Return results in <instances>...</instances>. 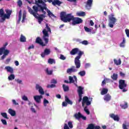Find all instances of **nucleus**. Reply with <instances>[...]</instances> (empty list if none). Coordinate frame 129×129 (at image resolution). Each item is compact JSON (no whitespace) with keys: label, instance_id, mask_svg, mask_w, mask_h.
<instances>
[{"label":"nucleus","instance_id":"5","mask_svg":"<svg viewBox=\"0 0 129 129\" xmlns=\"http://www.w3.org/2000/svg\"><path fill=\"white\" fill-rule=\"evenodd\" d=\"M7 46H8L7 43L5 44L3 47L0 48V56L3 54V55L1 57L2 60L5 59L6 57H7V56L10 54V50L6 48Z\"/></svg>","mask_w":129,"mask_h":129},{"label":"nucleus","instance_id":"11","mask_svg":"<svg viewBox=\"0 0 129 129\" xmlns=\"http://www.w3.org/2000/svg\"><path fill=\"white\" fill-rule=\"evenodd\" d=\"M83 22V21L81 18L78 17H74L72 24L73 26H75L76 25H78L79 24L82 23Z\"/></svg>","mask_w":129,"mask_h":129},{"label":"nucleus","instance_id":"21","mask_svg":"<svg viewBox=\"0 0 129 129\" xmlns=\"http://www.w3.org/2000/svg\"><path fill=\"white\" fill-rule=\"evenodd\" d=\"M61 4H63V3L59 0H53L52 5H53V6H58V7H60Z\"/></svg>","mask_w":129,"mask_h":129},{"label":"nucleus","instance_id":"43","mask_svg":"<svg viewBox=\"0 0 129 129\" xmlns=\"http://www.w3.org/2000/svg\"><path fill=\"white\" fill-rule=\"evenodd\" d=\"M124 44H125V39L123 38L122 42L120 44V47H124Z\"/></svg>","mask_w":129,"mask_h":129},{"label":"nucleus","instance_id":"8","mask_svg":"<svg viewBox=\"0 0 129 129\" xmlns=\"http://www.w3.org/2000/svg\"><path fill=\"white\" fill-rule=\"evenodd\" d=\"M79 68H80V67L77 68V66H76V67L74 66H72L71 68L67 70V73L69 75H71L72 73H75L76 72H77Z\"/></svg>","mask_w":129,"mask_h":129},{"label":"nucleus","instance_id":"56","mask_svg":"<svg viewBox=\"0 0 129 129\" xmlns=\"http://www.w3.org/2000/svg\"><path fill=\"white\" fill-rule=\"evenodd\" d=\"M125 32L127 37H128V38H129V30L125 29Z\"/></svg>","mask_w":129,"mask_h":129},{"label":"nucleus","instance_id":"23","mask_svg":"<svg viewBox=\"0 0 129 129\" xmlns=\"http://www.w3.org/2000/svg\"><path fill=\"white\" fill-rule=\"evenodd\" d=\"M36 43H37V44H39V45H41V46H45V44H44V42H43V41L40 37H37L35 41Z\"/></svg>","mask_w":129,"mask_h":129},{"label":"nucleus","instance_id":"18","mask_svg":"<svg viewBox=\"0 0 129 129\" xmlns=\"http://www.w3.org/2000/svg\"><path fill=\"white\" fill-rule=\"evenodd\" d=\"M51 53V50H50V49H48V48H46L44 50V52H42L41 53V57L42 58H44V57H45V56H47L48 55H49V54Z\"/></svg>","mask_w":129,"mask_h":129},{"label":"nucleus","instance_id":"10","mask_svg":"<svg viewBox=\"0 0 129 129\" xmlns=\"http://www.w3.org/2000/svg\"><path fill=\"white\" fill-rule=\"evenodd\" d=\"M74 117H75L76 119H77L78 120H80V118L83 119V120H86V116L82 115L80 112L74 114Z\"/></svg>","mask_w":129,"mask_h":129},{"label":"nucleus","instance_id":"33","mask_svg":"<svg viewBox=\"0 0 129 129\" xmlns=\"http://www.w3.org/2000/svg\"><path fill=\"white\" fill-rule=\"evenodd\" d=\"M45 72L48 75H52V74L53 73V70H49V68H47Z\"/></svg>","mask_w":129,"mask_h":129},{"label":"nucleus","instance_id":"37","mask_svg":"<svg viewBox=\"0 0 129 129\" xmlns=\"http://www.w3.org/2000/svg\"><path fill=\"white\" fill-rule=\"evenodd\" d=\"M84 29H85V31L86 32H87V33H90V32H91L92 30H93V28H89L87 27H85Z\"/></svg>","mask_w":129,"mask_h":129},{"label":"nucleus","instance_id":"2","mask_svg":"<svg viewBox=\"0 0 129 129\" xmlns=\"http://www.w3.org/2000/svg\"><path fill=\"white\" fill-rule=\"evenodd\" d=\"M5 12L6 14H5L4 9H0V23H4L6 19L9 20L11 18L12 11L6 10Z\"/></svg>","mask_w":129,"mask_h":129},{"label":"nucleus","instance_id":"53","mask_svg":"<svg viewBox=\"0 0 129 129\" xmlns=\"http://www.w3.org/2000/svg\"><path fill=\"white\" fill-rule=\"evenodd\" d=\"M51 83H53V84H57V80H56L55 79H53L51 81Z\"/></svg>","mask_w":129,"mask_h":129},{"label":"nucleus","instance_id":"38","mask_svg":"<svg viewBox=\"0 0 129 129\" xmlns=\"http://www.w3.org/2000/svg\"><path fill=\"white\" fill-rule=\"evenodd\" d=\"M55 59H52V58H49L48 60V64H55Z\"/></svg>","mask_w":129,"mask_h":129},{"label":"nucleus","instance_id":"47","mask_svg":"<svg viewBox=\"0 0 129 129\" xmlns=\"http://www.w3.org/2000/svg\"><path fill=\"white\" fill-rule=\"evenodd\" d=\"M68 124L70 128H73V124L72 121H69Z\"/></svg>","mask_w":129,"mask_h":129},{"label":"nucleus","instance_id":"3","mask_svg":"<svg viewBox=\"0 0 129 129\" xmlns=\"http://www.w3.org/2000/svg\"><path fill=\"white\" fill-rule=\"evenodd\" d=\"M74 16L72 14H67L66 12H62L60 13V20L64 22V23H67L71 21H73Z\"/></svg>","mask_w":129,"mask_h":129},{"label":"nucleus","instance_id":"34","mask_svg":"<svg viewBox=\"0 0 129 129\" xmlns=\"http://www.w3.org/2000/svg\"><path fill=\"white\" fill-rule=\"evenodd\" d=\"M86 74V72L85 71H82L78 73V75H80L81 77H83L85 76V75Z\"/></svg>","mask_w":129,"mask_h":129},{"label":"nucleus","instance_id":"42","mask_svg":"<svg viewBox=\"0 0 129 129\" xmlns=\"http://www.w3.org/2000/svg\"><path fill=\"white\" fill-rule=\"evenodd\" d=\"M47 104H49V101L46 99H43V105L44 106H47Z\"/></svg>","mask_w":129,"mask_h":129},{"label":"nucleus","instance_id":"44","mask_svg":"<svg viewBox=\"0 0 129 129\" xmlns=\"http://www.w3.org/2000/svg\"><path fill=\"white\" fill-rule=\"evenodd\" d=\"M55 87H56V85L53 84L47 86V88H54Z\"/></svg>","mask_w":129,"mask_h":129},{"label":"nucleus","instance_id":"24","mask_svg":"<svg viewBox=\"0 0 129 129\" xmlns=\"http://www.w3.org/2000/svg\"><path fill=\"white\" fill-rule=\"evenodd\" d=\"M78 52H79V48H75L72 50V51L70 52V54L71 55H76Z\"/></svg>","mask_w":129,"mask_h":129},{"label":"nucleus","instance_id":"20","mask_svg":"<svg viewBox=\"0 0 129 129\" xmlns=\"http://www.w3.org/2000/svg\"><path fill=\"white\" fill-rule=\"evenodd\" d=\"M5 70H6L9 73L13 74L14 73V69L12 67L7 66L5 68Z\"/></svg>","mask_w":129,"mask_h":129},{"label":"nucleus","instance_id":"50","mask_svg":"<svg viewBox=\"0 0 129 129\" xmlns=\"http://www.w3.org/2000/svg\"><path fill=\"white\" fill-rule=\"evenodd\" d=\"M81 44H82V45H88V41L87 40H84L83 41H81Z\"/></svg>","mask_w":129,"mask_h":129},{"label":"nucleus","instance_id":"59","mask_svg":"<svg viewBox=\"0 0 129 129\" xmlns=\"http://www.w3.org/2000/svg\"><path fill=\"white\" fill-rule=\"evenodd\" d=\"M63 129H70V128L68 126V125H67V124L65 123L64 126L63 127Z\"/></svg>","mask_w":129,"mask_h":129},{"label":"nucleus","instance_id":"35","mask_svg":"<svg viewBox=\"0 0 129 129\" xmlns=\"http://www.w3.org/2000/svg\"><path fill=\"white\" fill-rule=\"evenodd\" d=\"M118 77V75L117 74H113V75L111 76V78L113 80H117V77Z\"/></svg>","mask_w":129,"mask_h":129},{"label":"nucleus","instance_id":"62","mask_svg":"<svg viewBox=\"0 0 129 129\" xmlns=\"http://www.w3.org/2000/svg\"><path fill=\"white\" fill-rule=\"evenodd\" d=\"M79 102H81V101L82 100V95H79Z\"/></svg>","mask_w":129,"mask_h":129},{"label":"nucleus","instance_id":"61","mask_svg":"<svg viewBox=\"0 0 129 129\" xmlns=\"http://www.w3.org/2000/svg\"><path fill=\"white\" fill-rule=\"evenodd\" d=\"M89 25L92 26H94V23L93 22V21L90 20Z\"/></svg>","mask_w":129,"mask_h":129},{"label":"nucleus","instance_id":"40","mask_svg":"<svg viewBox=\"0 0 129 129\" xmlns=\"http://www.w3.org/2000/svg\"><path fill=\"white\" fill-rule=\"evenodd\" d=\"M62 88H63L64 91H65V92L68 91V90H69V87H68V86H66L64 84L62 85Z\"/></svg>","mask_w":129,"mask_h":129},{"label":"nucleus","instance_id":"14","mask_svg":"<svg viewBox=\"0 0 129 129\" xmlns=\"http://www.w3.org/2000/svg\"><path fill=\"white\" fill-rule=\"evenodd\" d=\"M65 100H66V102H63L62 103V106H64V107L67 106V105H68V103H69V104H71V105H72L73 104L72 101H71L69 99V98H68V97L67 96H65Z\"/></svg>","mask_w":129,"mask_h":129},{"label":"nucleus","instance_id":"54","mask_svg":"<svg viewBox=\"0 0 129 129\" xmlns=\"http://www.w3.org/2000/svg\"><path fill=\"white\" fill-rule=\"evenodd\" d=\"M10 61H11V58H7V59L6 60L5 63V64H9Z\"/></svg>","mask_w":129,"mask_h":129},{"label":"nucleus","instance_id":"41","mask_svg":"<svg viewBox=\"0 0 129 129\" xmlns=\"http://www.w3.org/2000/svg\"><path fill=\"white\" fill-rule=\"evenodd\" d=\"M84 110L86 112V113H87L88 115L90 114V112L89 111V110L87 108V106H86L84 107Z\"/></svg>","mask_w":129,"mask_h":129},{"label":"nucleus","instance_id":"29","mask_svg":"<svg viewBox=\"0 0 129 129\" xmlns=\"http://www.w3.org/2000/svg\"><path fill=\"white\" fill-rule=\"evenodd\" d=\"M120 106L121 108H123V109H126V108L128 107V106L127 105V102H124L123 104H121Z\"/></svg>","mask_w":129,"mask_h":129},{"label":"nucleus","instance_id":"6","mask_svg":"<svg viewBox=\"0 0 129 129\" xmlns=\"http://www.w3.org/2000/svg\"><path fill=\"white\" fill-rule=\"evenodd\" d=\"M78 55L75 58V66H77V68H79L81 66V63L80 62V58H81V56L84 54L83 51H81L79 49V51L78 52Z\"/></svg>","mask_w":129,"mask_h":129},{"label":"nucleus","instance_id":"17","mask_svg":"<svg viewBox=\"0 0 129 129\" xmlns=\"http://www.w3.org/2000/svg\"><path fill=\"white\" fill-rule=\"evenodd\" d=\"M125 87H126V84H125L124 80H120L119 81V88L120 89H123Z\"/></svg>","mask_w":129,"mask_h":129},{"label":"nucleus","instance_id":"7","mask_svg":"<svg viewBox=\"0 0 129 129\" xmlns=\"http://www.w3.org/2000/svg\"><path fill=\"white\" fill-rule=\"evenodd\" d=\"M109 27H110V28H113L114 24H115L117 21V19L114 17V14H110V15L109 16Z\"/></svg>","mask_w":129,"mask_h":129},{"label":"nucleus","instance_id":"36","mask_svg":"<svg viewBox=\"0 0 129 129\" xmlns=\"http://www.w3.org/2000/svg\"><path fill=\"white\" fill-rule=\"evenodd\" d=\"M15 75L14 74H11L9 77H8V80L10 81H12V80H15Z\"/></svg>","mask_w":129,"mask_h":129},{"label":"nucleus","instance_id":"12","mask_svg":"<svg viewBox=\"0 0 129 129\" xmlns=\"http://www.w3.org/2000/svg\"><path fill=\"white\" fill-rule=\"evenodd\" d=\"M69 79L70 81V83H74L76 87H78V85H77V77L76 76H69Z\"/></svg>","mask_w":129,"mask_h":129},{"label":"nucleus","instance_id":"4","mask_svg":"<svg viewBox=\"0 0 129 129\" xmlns=\"http://www.w3.org/2000/svg\"><path fill=\"white\" fill-rule=\"evenodd\" d=\"M43 34V40L45 44H48L49 42V33H51V29L48 26V24H46L45 28L42 31Z\"/></svg>","mask_w":129,"mask_h":129},{"label":"nucleus","instance_id":"25","mask_svg":"<svg viewBox=\"0 0 129 129\" xmlns=\"http://www.w3.org/2000/svg\"><path fill=\"white\" fill-rule=\"evenodd\" d=\"M113 61L115 65H116L117 66H119V65L121 64V59H120V58H119L118 60L114 59Z\"/></svg>","mask_w":129,"mask_h":129},{"label":"nucleus","instance_id":"15","mask_svg":"<svg viewBox=\"0 0 129 129\" xmlns=\"http://www.w3.org/2000/svg\"><path fill=\"white\" fill-rule=\"evenodd\" d=\"M43 98V96L40 95H35L33 97V99L36 103H41V99Z\"/></svg>","mask_w":129,"mask_h":129},{"label":"nucleus","instance_id":"26","mask_svg":"<svg viewBox=\"0 0 129 129\" xmlns=\"http://www.w3.org/2000/svg\"><path fill=\"white\" fill-rule=\"evenodd\" d=\"M8 113L12 116H15V115H16V111L13 110L12 109H9L8 110Z\"/></svg>","mask_w":129,"mask_h":129},{"label":"nucleus","instance_id":"30","mask_svg":"<svg viewBox=\"0 0 129 129\" xmlns=\"http://www.w3.org/2000/svg\"><path fill=\"white\" fill-rule=\"evenodd\" d=\"M77 16L78 17H85V12H78L77 13Z\"/></svg>","mask_w":129,"mask_h":129},{"label":"nucleus","instance_id":"39","mask_svg":"<svg viewBox=\"0 0 129 129\" xmlns=\"http://www.w3.org/2000/svg\"><path fill=\"white\" fill-rule=\"evenodd\" d=\"M21 20H22V10H20L19 13V19L18 21V23H20L21 22Z\"/></svg>","mask_w":129,"mask_h":129},{"label":"nucleus","instance_id":"19","mask_svg":"<svg viewBox=\"0 0 129 129\" xmlns=\"http://www.w3.org/2000/svg\"><path fill=\"white\" fill-rule=\"evenodd\" d=\"M93 2V0H88L86 5V8L87 10H90L91 8V6H92V2Z\"/></svg>","mask_w":129,"mask_h":129},{"label":"nucleus","instance_id":"64","mask_svg":"<svg viewBox=\"0 0 129 129\" xmlns=\"http://www.w3.org/2000/svg\"><path fill=\"white\" fill-rule=\"evenodd\" d=\"M16 66H19V65H20V63H19V61L18 60H16L15 62H14Z\"/></svg>","mask_w":129,"mask_h":129},{"label":"nucleus","instance_id":"32","mask_svg":"<svg viewBox=\"0 0 129 129\" xmlns=\"http://www.w3.org/2000/svg\"><path fill=\"white\" fill-rule=\"evenodd\" d=\"M1 115L4 118L6 119H9V117H8V114L6 112H1Z\"/></svg>","mask_w":129,"mask_h":129},{"label":"nucleus","instance_id":"45","mask_svg":"<svg viewBox=\"0 0 129 129\" xmlns=\"http://www.w3.org/2000/svg\"><path fill=\"white\" fill-rule=\"evenodd\" d=\"M25 19H26V12H24L23 14V18H22V23H24Z\"/></svg>","mask_w":129,"mask_h":129},{"label":"nucleus","instance_id":"22","mask_svg":"<svg viewBox=\"0 0 129 129\" xmlns=\"http://www.w3.org/2000/svg\"><path fill=\"white\" fill-rule=\"evenodd\" d=\"M77 87L78 88V93L79 95H82V94H83V89H84V88L81 86H78Z\"/></svg>","mask_w":129,"mask_h":129},{"label":"nucleus","instance_id":"55","mask_svg":"<svg viewBox=\"0 0 129 129\" xmlns=\"http://www.w3.org/2000/svg\"><path fill=\"white\" fill-rule=\"evenodd\" d=\"M60 59H61V60H65L66 57H65L63 54H61L60 56Z\"/></svg>","mask_w":129,"mask_h":129},{"label":"nucleus","instance_id":"48","mask_svg":"<svg viewBox=\"0 0 129 129\" xmlns=\"http://www.w3.org/2000/svg\"><path fill=\"white\" fill-rule=\"evenodd\" d=\"M17 5L20 7H21V6H23V2H22V0H18L17 2Z\"/></svg>","mask_w":129,"mask_h":129},{"label":"nucleus","instance_id":"57","mask_svg":"<svg viewBox=\"0 0 129 129\" xmlns=\"http://www.w3.org/2000/svg\"><path fill=\"white\" fill-rule=\"evenodd\" d=\"M34 48H35V46L34 45L32 44L28 48V50H31V49H34Z\"/></svg>","mask_w":129,"mask_h":129},{"label":"nucleus","instance_id":"13","mask_svg":"<svg viewBox=\"0 0 129 129\" xmlns=\"http://www.w3.org/2000/svg\"><path fill=\"white\" fill-rule=\"evenodd\" d=\"M36 90L38 91L39 94L41 95H44L45 94V92H44V89L39 84H36L35 86Z\"/></svg>","mask_w":129,"mask_h":129},{"label":"nucleus","instance_id":"63","mask_svg":"<svg viewBox=\"0 0 129 129\" xmlns=\"http://www.w3.org/2000/svg\"><path fill=\"white\" fill-rule=\"evenodd\" d=\"M122 128L123 129H128L127 128V127H126V125L125 123H123L122 124Z\"/></svg>","mask_w":129,"mask_h":129},{"label":"nucleus","instance_id":"51","mask_svg":"<svg viewBox=\"0 0 129 129\" xmlns=\"http://www.w3.org/2000/svg\"><path fill=\"white\" fill-rule=\"evenodd\" d=\"M12 103L14 105H19V103L17 102L16 100H12Z\"/></svg>","mask_w":129,"mask_h":129},{"label":"nucleus","instance_id":"58","mask_svg":"<svg viewBox=\"0 0 129 129\" xmlns=\"http://www.w3.org/2000/svg\"><path fill=\"white\" fill-rule=\"evenodd\" d=\"M74 40L76 42H77L80 43V44H81V42H82L81 39L77 38V39H75Z\"/></svg>","mask_w":129,"mask_h":129},{"label":"nucleus","instance_id":"46","mask_svg":"<svg viewBox=\"0 0 129 129\" xmlns=\"http://www.w3.org/2000/svg\"><path fill=\"white\" fill-rule=\"evenodd\" d=\"M1 122H2L3 124L4 125H7L8 124V122H7V120L5 119H2Z\"/></svg>","mask_w":129,"mask_h":129},{"label":"nucleus","instance_id":"1","mask_svg":"<svg viewBox=\"0 0 129 129\" xmlns=\"http://www.w3.org/2000/svg\"><path fill=\"white\" fill-rule=\"evenodd\" d=\"M35 2L36 5L32 7L33 9L29 7H28V9L29 13L38 20L39 24H41L44 21V18L46 17V12L44 10L47 12L49 18H56L51 11L47 9L45 4L47 3V0H35Z\"/></svg>","mask_w":129,"mask_h":129},{"label":"nucleus","instance_id":"28","mask_svg":"<svg viewBox=\"0 0 129 129\" xmlns=\"http://www.w3.org/2000/svg\"><path fill=\"white\" fill-rule=\"evenodd\" d=\"M111 99V96H110L109 94H107L106 95H105L104 100L105 101L107 102V101H109V100H110Z\"/></svg>","mask_w":129,"mask_h":129},{"label":"nucleus","instance_id":"31","mask_svg":"<svg viewBox=\"0 0 129 129\" xmlns=\"http://www.w3.org/2000/svg\"><path fill=\"white\" fill-rule=\"evenodd\" d=\"M107 92H108V89L106 88H103L101 92V95H104V94H106Z\"/></svg>","mask_w":129,"mask_h":129},{"label":"nucleus","instance_id":"60","mask_svg":"<svg viewBox=\"0 0 129 129\" xmlns=\"http://www.w3.org/2000/svg\"><path fill=\"white\" fill-rule=\"evenodd\" d=\"M90 67V63H87L85 64V68H89Z\"/></svg>","mask_w":129,"mask_h":129},{"label":"nucleus","instance_id":"27","mask_svg":"<svg viewBox=\"0 0 129 129\" xmlns=\"http://www.w3.org/2000/svg\"><path fill=\"white\" fill-rule=\"evenodd\" d=\"M20 42H22V43H25L26 42L27 39L26 38V37L24 36V35L21 34L20 35Z\"/></svg>","mask_w":129,"mask_h":129},{"label":"nucleus","instance_id":"16","mask_svg":"<svg viewBox=\"0 0 129 129\" xmlns=\"http://www.w3.org/2000/svg\"><path fill=\"white\" fill-rule=\"evenodd\" d=\"M109 116L112 118L115 121H119V116L117 114H114L113 113H111Z\"/></svg>","mask_w":129,"mask_h":129},{"label":"nucleus","instance_id":"49","mask_svg":"<svg viewBox=\"0 0 129 129\" xmlns=\"http://www.w3.org/2000/svg\"><path fill=\"white\" fill-rule=\"evenodd\" d=\"M104 81H105V82L106 83H109L110 82H112V81L110 80V79H107L106 78H104Z\"/></svg>","mask_w":129,"mask_h":129},{"label":"nucleus","instance_id":"9","mask_svg":"<svg viewBox=\"0 0 129 129\" xmlns=\"http://www.w3.org/2000/svg\"><path fill=\"white\" fill-rule=\"evenodd\" d=\"M91 101H92V98H88V97L85 96L83 98L82 106L84 107V105H90L91 104Z\"/></svg>","mask_w":129,"mask_h":129},{"label":"nucleus","instance_id":"52","mask_svg":"<svg viewBox=\"0 0 129 129\" xmlns=\"http://www.w3.org/2000/svg\"><path fill=\"white\" fill-rule=\"evenodd\" d=\"M22 98V100H24L25 101H27L28 100V97L26 96H25V95L23 96Z\"/></svg>","mask_w":129,"mask_h":129}]
</instances>
